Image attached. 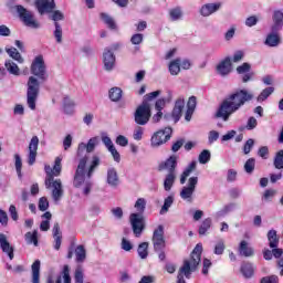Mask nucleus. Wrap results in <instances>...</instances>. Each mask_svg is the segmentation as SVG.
<instances>
[{
	"instance_id": "f257e3e1",
	"label": "nucleus",
	"mask_w": 283,
	"mask_h": 283,
	"mask_svg": "<svg viewBox=\"0 0 283 283\" xmlns=\"http://www.w3.org/2000/svg\"><path fill=\"white\" fill-rule=\"evenodd\" d=\"M249 101H253V93L245 88L237 90L222 101L216 113V117L227 122L232 114H235Z\"/></svg>"
},
{
	"instance_id": "f03ea898",
	"label": "nucleus",
	"mask_w": 283,
	"mask_h": 283,
	"mask_svg": "<svg viewBox=\"0 0 283 283\" xmlns=\"http://www.w3.org/2000/svg\"><path fill=\"white\" fill-rule=\"evenodd\" d=\"M101 165V158L94 155L91 161L88 169L87 167V155H85L82 159H80L77 169L75 171V176L73 179V186L76 188L84 187L83 193L84 196H88L90 191H92V175L94 174V169Z\"/></svg>"
},
{
	"instance_id": "7ed1b4c3",
	"label": "nucleus",
	"mask_w": 283,
	"mask_h": 283,
	"mask_svg": "<svg viewBox=\"0 0 283 283\" xmlns=\"http://www.w3.org/2000/svg\"><path fill=\"white\" fill-rule=\"evenodd\" d=\"M202 255V244L198 243L193 249L190 259L184 261V265L179 269L177 283H187L185 277L189 280L191 277V273L198 269V264H200V258Z\"/></svg>"
},
{
	"instance_id": "20e7f679",
	"label": "nucleus",
	"mask_w": 283,
	"mask_h": 283,
	"mask_svg": "<svg viewBox=\"0 0 283 283\" xmlns=\"http://www.w3.org/2000/svg\"><path fill=\"white\" fill-rule=\"evenodd\" d=\"M146 208L147 200H145V198H139L135 202L137 213H132L129 216L130 226L135 238H140V235H143V231H145V219L143 218V213H145Z\"/></svg>"
},
{
	"instance_id": "39448f33",
	"label": "nucleus",
	"mask_w": 283,
	"mask_h": 283,
	"mask_svg": "<svg viewBox=\"0 0 283 283\" xmlns=\"http://www.w3.org/2000/svg\"><path fill=\"white\" fill-rule=\"evenodd\" d=\"M44 171L46 174L45 187L46 189L53 188L52 198L54 202H59L63 198V184H61V179L54 180V169L50 165H45Z\"/></svg>"
},
{
	"instance_id": "423d86ee",
	"label": "nucleus",
	"mask_w": 283,
	"mask_h": 283,
	"mask_svg": "<svg viewBox=\"0 0 283 283\" xmlns=\"http://www.w3.org/2000/svg\"><path fill=\"white\" fill-rule=\"evenodd\" d=\"M41 84L34 76H30L27 90V104L31 109H36V99L39 98V90Z\"/></svg>"
},
{
	"instance_id": "0eeeda50",
	"label": "nucleus",
	"mask_w": 283,
	"mask_h": 283,
	"mask_svg": "<svg viewBox=\"0 0 283 283\" xmlns=\"http://www.w3.org/2000/svg\"><path fill=\"white\" fill-rule=\"evenodd\" d=\"M134 118L137 125H147L151 118V105L147 101H143L136 108Z\"/></svg>"
},
{
	"instance_id": "6e6552de",
	"label": "nucleus",
	"mask_w": 283,
	"mask_h": 283,
	"mask_svg": "<svg viewBox=\"0 0 283 283\" xmlns=\"http://www.w3.org/2000/svg\"><path fill=\"white\" fill-rule=\"evenodd\" d=\"M17 12L27 28H32L33 30H39V28H41V24L36 21L32 11L25 9L23 6H17Z\"/></svg>"
},
{
	"instance_id": "1a4fd4ad",
	"label": "nucleus",
	"mask_w": 283,
	"mask_h": 283,
	"mask_svg": "<svg viewBox=\"0 0 283 283\" xmlns=\"http://www.w3.org/2000/svg\"><path fill=\"white\" fill-rule=\"evenodd\" d=\"M172 132L171 127H166L165 129L156 132L150 138L151 147H160V145H165L167 140H170Z\"/></svg>"
},
{
	"instance_id": "9d476101",
	"label": "nucleus",
	"mask_w": 283,
	"mask_h": 283,
	"mask_svg": "<svg viewBox=\"0 0 283 283\" xmlns=\"http://www.w3.org/2000/svg\"><path fill=\"white\" fill-rule=\"evenodd\" d=\"M153 247L154 251L158 253V251H165V227L158 226L153 233Z\"/></svg>"
},
{
	"instance_id": "9b49d317",
	"label": "nucleus",
	"mask_w": 283,
	"mask_h": 283,
	"mask_svg": "<svg viewBox=\"0 0 283 283\" xmlns=\"http://www.w3.org/2000/svg\"><path fill=\"white\" fill-rule=\"evenodd\" d=\"M196 185H198V177H190L188 186L184 187L180 191V198L186 202H193V193L196 191Z\"/></svg>"
},
{
	"instance_id": "f8f14e48",
	"label": "nucleus",
	"mask_w": 283,
	"mask_h": 283,
	"mask_svg": "<svg viewBox=\"0 0 283 283\" xmlns=\"http://www.w3.org/2000/svg\"><path fill=\"white\" fill-rule=\"evenodd\" d=\"M31 74L45 81V61H43V55H38L31 64Z\"/></svg>"
},
{
	"instance_id": "ddd939ff",
	"label": "nucleus",
	"mask_w": 283,
	"mask_h": 283,
	"mask_svg": "<svg viewBox=\"0 0 283 283\" xmlns=\"http://www.w3.org/2000/svg\"><path fill=\"white\" fill-rule=\"evenodd\" d=\"M182 109H185V98L179 97L175 102V106L172 108L171 114H166L164 116V118L166 120H172L174 123H178V120H180V118H182Z\"/></svg>"
},
{
	"instance_id": "4468645a",
	"label": "nucleus",
	"mask_w": 283,
	"mask_h": 283,
	"mask_svg": "<svg viewBox=\"0 0 283 283\" xmlns=\"http://www.w3.org/2000/svg\"><path fill=\"white\" fill-rule=\"evenodd\" d=\"M269 247L272 249V255L275 258H282L283 250L277 248L280 244V239L277 238V231L270 230L268 232Z\"/></svg>"
},
{
	"instance_id": "2eb2a0df",
	"label": "nucleus",
	"mask_w": 283,
	"mask_h": 283,
	"mask_svg": "<svg viewBox=\"0 0 283 283\" xmlns=\"http://www.w3.org/2000/svg\"><path fill=\"white\" fill-rule=\"evenodd\" d=\"M178 167V157L172 155L165 161H161L158 166L159 171H168V174H176Z\"/></svg>"
},
{
	"instance_id": "dca6fc26",
	"label": "nucleus",
	"mask_w": 283,
	"mask_h": 283,
	"mask_svg": "<svg viewBox=\"0 0 283 283\" xmlns=\"http://www.w3.org/2000/svg\"><path fill=\"white\" fill-rule=\"evenodd\" d=\"M96 145H98V137H92L87 144L80 143L77 147V156H83L85 151H87V154H92V151L96 149Z\"/></svg>"
},
{
	"instance_id": "f3484780",
	"label": "nucleus",
	"mask_w": 283,
	"mask_h": 283,
	"mask_svg": "<svg viewBox=\"0 0 283 283\" xmlns=\"http://www.w3.org/2000/svg\"><path fill=\"white\" fill-rule=\"evenodd\" d=\"M39 150V137L33 136L29 144L28 164L34 165L36 163V151Z\"/></svg>"
},
{
	"instance_id": "a211bd4d",
	"label": "nucleus",
	"mask_w": 283,
	"mask_h": 283,
	"mask_svg": "<svg viewBox=\"0 0 283 283\" xmlns=\"http://www.w3.org/2000/svg\"><path fill=\"white\" fill-rule=\"evenodd\" d=\"M35 6L41 14H49V12H52L56 8L54 0H36Z\"/></svg>"
},
{
	"instance_id": "6ab92c4d",
	"label": "nucleus",
	"mask_w": 283,
	"mask_h": 283,
	"mask_svg": "<svg viewBox=\"0 0 283 283\" xmlns=\"http://www.w3.org/2000/svg\"><path fill=\"white\" fill-rule=\"evenodd\" d=\"M48 283H72V277L70 276V265H64L62 275L56 276V279L50 276Z\"/></svg>"
},
{
	"instance_id": "aec40b11",
	"label": "nucleus",
	"mask_w": 283,
	"mask_h": 283,
	"mask_svg": "<svg viewBox=\"0 0 283 283\" xmlns=\"http://www.w3.org/2000/svg\"><path fill=\"white\" fill-rule=\"evenodd\" d=\"M0 248L3 253H7L9 260H14V247L10 245L6 234H0Z\"/></svg>"
},
{
	"instance_id": "412c9836",
	"label": "nucleus",
	"mask_w": 283,
	"mask_h": 283,
	"mask_svg": "<svg viewBox=\"0 0 283 283\" xmlns=\"http://www.w3.org/2000/svg\"><path fill=\"white\" fill-rule=\"evenodd\" d=\"M114 65H116V56L114 52L109 51V49H105L104 51V67L107 72H112L114 70Z\"/></svg>"
},
{
	"instance_id": "4be33fe9",
	"label": "nucleus",
	"mask_w": 283,
	"mask_h": 283,
	"mask_svg": "<svg viewBox=\"0 0 283 283\" xmlns=\"http://www.w3.org/2000/svg\"><path fill=\"white\" fill-rule=\"evenodd\" d=\"M222 8V3L216 2V3H207L203 4L200 9L201 17H211L214 12H218Z\"/></svg>"
},
{
	"instance_id": "5701e85b",
	"label": "nucleus",
	"mask_w": 283,
	"mask_h": 283,
	"mask_svg": "<svg viewBox=\"0 0 283 283\" xmlns=\"http://www.w3.org/2000/svg\"><path fill=\"white\" fill-rule=\"evenodd\" d=\"M272 21H273V24H272L271 31L280 32V30H282L283 28V12L280 10L274 11Z\"/></svg>"
},
{
	"instance_id": "b1692460",
	"label": "nucleus",
	"mask_w": 283,
	"mask_h": 283,
	"mask_svg": "<svg viewBox=\"0 0 283 283\" xmlns=\"http://www.w3.org/2000/svg\"><path fill=\"white\" fill-rule=\"evenodd\" d=\"M239 255L242 258H251L255 253V251L251 248L249 242L245 240L241 241L238 249Z\"/></svg>"
},
{
	"instance_id": "393cba45",
	"label": "nucleus",
	"mask_w": 283,
	"mask_h": 283,
	"mask_svg": "<svg viewBox=\"0 0 283 283\" xmlns=\"http://www.w3.org/2000/svg\"><path fill=\"white\" fill-rule=\"evenodd\" d=\"M217 72L221 76H227V74L231 73V57H226L221 61L217 66Z\"/></svg>"
},
{
	"instance_id": "a878e982",
	"label": "nucleus",
	"mask_w": 283,
	"mask_h": 283,
	"mask_svg": "<svg viewBox=\"0 0 283 283\" xmlns=\"http://www.w3.org/2000/svg\"><path fill=\"white\" fill-rule=\"evenodd\" d=\"M280 43H281L280 33L271 30V33L268 34L265 39V45H268L269 48H277Z\"/></svg>"
},
{
	"instance_id": "bb28decb",
	"label": "nucleus",
	"mask_w": 283,
	"mask_h": 283,
	"mask_svg": "<svg viewBox=\"0 0 283 283\" xmlns=\"http://www.w3.org/2000/svg\"><path fill=\"white\" fill-rule=\"evenodd\" d=\"M53 238H54V249L55 251H59L63 242V235L61 234V228L59 227V223H55L53 227Z\"/></svg>"
},
{
	"instance_id": "cd10ccee",
	"label": "nucleus",
	"mask_w": 283,
	"mask_h": 283,
	"mask_svg": "<svg viewBox=\"0 0 283 283\" xmlns=\"http://www.w3.org/2000/svg\"><path fill=\"white\" fill-rule=\"evenodd\" d=\"M32 270V283H40L41 279V261L35 260L31 265Z\"/></svg>"
},
{
	"instance_id": "c85d7f7f",
	"label": "nucleus",
	"mask_w": 283,
	"mask_h": 283,
	"mask_svg": "<svg viewBox=\"0 0 283 283\" xmlns=\"http://www.w3.org/2000/svg\"><path fill=\"white\" fill-rule=\"evenodd\" d=\"M4 67L9 72V74H12L13 76H20L21 70L19 69V65L14 63L12 60H7L4 62Z\"/></svg>"
},
{
	"instance_id": "c756f323",
	"label": "nucleus",
	"mask_w": 283,
	"mask_h": 283,
	"mask_svg": "<svg viewBox=\"0 0 283 283\" xmlns=\"http://www.w3.org/2000/svg\"><path fill=\"white\" fill-rule=\"evenodd\" d=\"M118 172H116V169L109 168L107 170V184L111 185V187H118Z\"/></svg>"
},
{
	"instance_id": "7c9ffc66",
	"label": "nucleus",
	"mask_w": 283,
	"mask_h": 283,
	"mask_svg": "<svg viewBox=\"0 0 283 283\" xmlns=\"http://www.w3.org/2000/svg\"><path fill=\"white\" fill-rule=\"evenodd\" d=\"M108 97L111 98V101L113 103H118V101H120V98H123V90L120 87H112L108 91Z\"/></svg>"
},
{
	"instance_id": "2f4dec72",
	"label": "nucleus",
	"mask_w": 283,
	"mask_h": 283,
	"mask_svg": "<svg viewBox=\"0 0 283 283\" xmlns=\"http://www.w3.org/2000/svg\"><path fill=\"white\" fill-rule=\"evenodd\" d=\"M24 240L27 244H34V247H39V232L36 230L33 232H27L24 234Z\"/></svg>"
},
{
	"instance_id": "473e14b6",
	"label": "nucleus",
	"mask_w": 283,
	"mask_h": 283,
	"mask_svg": "<svg viewBox=\"0 0 283 283\" xmlns=\"http://www.w3.org/2000/svg\"><path fill=\"white\" fill-rule=\"evenodd\" d=\"M176 182V174L170 172L167 174L164 180V189L165 191H171L174 184Z\"/></svg>"
},
{
	"instance_id": "72a5a7b5",
	"label": "nucleus",
	"mask_w": 283,
	"mask_h": 283,
	"mask_svg": "<svg viewBox=\"0 0 283 283\" xmlns=\"http://www.w3.org/2000/svg\"><path fill=\"white\" fill-rule=\"evenodd\" d=\"M137 253L142 260H147V256L149 255V243H140L137 248Z\"/></svg>"
},
{
	"instance_id": "f704fd0d",
	"label": "nucleus",
	"mask_w": 283,
	"mask_h": 283,
	"mask_svg": "<svg viewBox=\"0 0 283 283\" xmlns=\"http://www.w3.org/2000/svg\"><path fill=\"white\" fill-rule=\"evenodd\" d=\"M273 92H275V88L273 86H269L263 90L256 97L258 103H264V101H266V98H269V96H271Z\"/></svg>"
},
{
	"instance_id": "c9c22d12",
	"label": "nucleus",
	"mask_w": 283,
	"mask_h": 283,
	"mask_svg": "<svg viewBox=\"0 0 283 283\" xmlns=\"http://www.w3.org/2000/svg\"><path fill=\"white\" fill-rule=\"evenodd\" d=\"M241 273L247 279L253 277V273H254L253 264H251V263H243L241 265Z\"/></svg>"
},
{
	"instance_id": "e433bc0d",
	"label": "nucleus",
	"mask_w": 283,
	"mask_h": 283,
	"mask_svg": "<svg viewBox=\"0 0 283 283\" xmlns=\"http://www.w3.org/2000/svg\"><path fill=\"white\" fill-rule=\"evenodd\" d=\"M7 54L18 63H23V56H21V53L15 48L6 49Z\"/></svg>"
},
{
	"instance_id": "4c0bfd02",
	"label": "nucleus",
	"mask_w": 283,
	"mask_h": 283,
	"mask_svg": "<svg viewBox=\"0 0 283 283\" xmlns=\"http://www.w3.org/2000/svg\"><path fill=\"white\" fill-rule=\"evenodd\" d=\"M101 19L111 30H116V22L114 18L109 17L107 13H101Z\"/></svg>"
},
{
	"instance_id": "58836bf2",
	"label": "nucleus",
	"mask_w": 283,
	"mask_h": 283,
	"mask_svg": "<svg viewBox=\"0 0 283 283\" xmlns=\"http://www.w3.org/2000/svg\"><path fill=\"white\" fill-rule=\"evenodd\" d=\"M169 72L172 76H177V74H180V60H174L169 64Z\"/></svg>"
},
{
	"instance_id": "ea45409f",
	"label": "nucleus",
	"mask_w": 283,
	"mask_h": 283,
	"mask_svg": "<svg viewBox=\"0 0 283 283\" xmlns=\"http://www.w3.org/2000/svg\"><path fill=\"white\" fill-rule=\"evenodd\" d=\"M211 218H207L202 221L201 226L199 227V235H205L207 231L211 229Z\"/></svg>"
},
{
	"instance_id": "a19ab883",
	"label": "nucleus",
	"mask_w": 283,
	"mask_h": 283,
	"mask_svg": "<svg viewBox=\"0 0 283 283\" xmlns=\"http://www.w3.org/2000/svg\"><path fill=\"white\" fill-rule=\"evenodd\" d=\"M76 262H85L86 252L83 245H77L75 249Z\"/></svg>"
},
{
	"instance_id": "79ce46f5",
	"label": "nucleus",
	"mask_w": 283,
	"mask_h": 283,
	"mask_svg": "<svg viewBox=\"0 0 283 283\" xmlns=\"http://www.w3.org/2000/svg\"><path fill=\"white\" fill-rule=\"evenodd\" d=\"M174 205V197L172 196H168L165 201H164V206L160 209V216H165V213H167V211H169V208Z\"/></svg>"
},
{
	"instance_id": "37998d69",
	"label": "nucleus",
	"mask_w": 283,
	"mask_h": 283,
	"mask_svg": "<svg viewBox=\"0 0 283 283\" xmlns=\"http://www.w3.org/2000/svg\"><path fill=\"white\" fill-rule=\"evenodd\" d=\"M167 103H171V96H168L167 98L157 99V102L155 103V108L157 109V112H163Z\"/></svg>"
},
{
	"instance_id": "c03bdc74",
	"label": "nucleus",
	"mask_w": 283,
	"mask_h": 283,
	"mask_svg": "<svg viewBox=\"0 0 283 283\" xmlns=\"http://www.w3.org/2000/svg\"><path fill=\"white\" fill-rule=\"evenodd\" d=\"M63 105L66 114H72V112H74L73 109L75 104L70 97H64Z\"/></svg>"
},
{
	"instance_id": "a18cd8bd",
	"label": "nucleus",
	"mask_w": 283,
	"mask_h": 283,
	"mask_svg": "<svg viewBox=\"0 0 283 283\" xmlns=\"http://www.w3.org/2000/svg\"><path fill=\"white\" fill-rule=\"evenodd\" d=\"M211 160V153L209 150H202L199 155L200 165H207Z\"/></svg>"
},
{
	"instance_id": "49530a36",
	"label": "nucleus",
	"mask_w": 283,
	"mask_h": 283,
	"mask_svg": "<svg viewBox=\"0 0 283 283\" xmlns=\"http://www.w3.org/2000/svg\"><path fill=\"white\" fill-rule=\"evenodd\" d=\"M54 25H55L54 38L56 39V43H62L63 29L61 28V24H59V22H55Z\"/></svg>"
},
{
	"instance_id": "de8ad7c7",
	"label": "nucleus",
	"mask_w": 283,
	"mask_h": 283,
	"mask_svg": "<svg viewBox=\"0 0 283 283\" xmlns=\"http://www.w3.org/2000/svg\"><path fill=\"white\" fill-rule=\"evenodd\" d=\"M275 169H283V150H279L274 158Z\"/></svg>"
},
{
	"instance_id": "09e8293b",
	"label": "nucleus",
	"mask_w": 283,
	"mask_h": 283,
	"mask_svg": "<svg viewBox=\"0 0 283 283\" xmlns=\"http://www.w3.org/2000/svg\"><path fill=\"white\" fill-rule=\"evenodd\" d=\"M224 240L220 239L214 245V255H222V253H224Z\"/></svg>"
},
{
	"instance_id": "8fccbe9b",
	"label": "nucleus",
	"mask_w": 283,
	"mask_h": 283,
	"mask_svg": "<svg viewBox=\"0 0 283 283\" xmlns=\"http://www.w3.org/2000/svg\"><path fill=\"white\" fill-rule=\"evenodd\" d=\"M169 14H170L171 21H178V19H181L182 17V9H180V7L171 9Z\"/></svg>"
},
{
	"instance_id": "3c124183",
	"label": "nucleus",
	"mask_w": 283,
	"mask_h": 283,
	"mask_svg": "<svg viewBox=\"0 0 283 283\" xmlns=\"http://www.w3.org/2000/svg\"><path fill=\"white\" fill-rule=\"evenodd\" d=\"M244 169L247 174H253L255 169V158H250L245 161Z\"/></svg>"
},
{
	"instance_id": "603ef678",
	"label": "nucleus",
	"mask_w": 283,
	"mask_h": 283,
	"mask_svg": "<svg viewBox=\"0 0 283 283\" xmlns=\"http://www.w3.org/2000/svg\"><path fill=\"white\" fill-rule=\"evenodd\" d=\"M38 207L40 211H48L50 209V201H48L46 197H41Z\"/></svg>"
},
{
	"instance_id": "864d4df0",
	"label": "nucleus",
	"mask_w": 283,
	"mask_h": 283,
	"mask_svg": "<svg viewBox=\"0 0 283 283\" xmlns=\"http://www.w3.org/2000/svg\"><path fill=\"white\" fill-rule=\"evenodd\" d=\"M83 277H84V274H83V266L78 265V266L75 269V274H74L75 283H83Z\"/></svg>"
},
{
	"instance_id": "5fc2aeb1",
	"label": "nucleus",
	"mask_w": 283,
	"mask_h": 283,
	"mask_svg": "<svg viewBox=\"0 0 283 283\" xmlns=\"http://www.w3.org/2000/svg\"><path fill=\"white\" fill-rule=\"evenodd\" d=\"M143 134H145V128L137 126L133 132L134 140H143Z\"/></svg>"
},
{
	"instance_id": "6e6d98bb",
	"label": "nucleus",
	"mask_w": 283,
	"mask_h": 283,
	"mask_svg": "<svg viewBox=\"0 0 283 283\" xmlns=\"http://www.w3.org/2000/svg\"><path fill=\"white\" fill-rule=\"evenodd\" d=\"M255 127H258V119L253 116L249 117L245 125V129H248V132H251L255 129Z\"/></svg>"
},
{
	"instance_id": "4d7b16f0",
	"label": "nucleus",
	"mask_w": 283,
	"mask_h": 283,
	"mask_svg": "<svg viewBox=\"0 0 283 283\" xmlns=\"http://www.w3.org/2000/svg\"><path fill=\"white\" fill-rule=\"evenodd\" d=\"M143 39H144L143 33H135V34L130 38V43H132L133 45H140V43H143Z\"/></svg>"
},
{
	"instance_id": "13d9d810",
	"label": "nucleus",
	"mask_w": 283,
	"mask_h": 283,
	"mask_svg": "<svg viewBox=\"0 0 283 283\" xmlns=\"http://www.w3.org/2000/svg\"><path fill=\"white\" fill-rule=\"evenodd\" d=\"M120 247L123 249V251L129 252L132 251V249H134V244L129 242V240H127L126 238L122 239V243Z\"/></svg>"
},
{
	"instance_id": "bf43d9fd",
	"label": "nucleus",
	"mask_w": 283,
	"mask_h": 283,
	"mask_svg": "<svg viewBox=\"0 0 283 283\" xmlns=\"http://www.w3.org/2000/svg\"><path fill=\"white\" fill-rule=\"evenodd\" d=\"M218 138H220V133H218L216 130L209 132V135H208L209 145H213V143H216V140H218Z\"/></svg>"
},
{
	"instance_id": "052dcab7",
	"label": "nucleus",
	"mask_w": 283,
	"mask_h": 283,
	"mask_svg": "<svg viewBox=\"0 0 283 283\" xmlns=\"http://www.w3.org/2000/svg\"><path fill=\"white\" fill-rule=\"evenodd\" d=\"M253 145H255V142L253 139H248L243 146V154L245 155L251 154V149H253Z\"/></svg>"
},
{
	"instance_id": "680f3d73",
	"label": "nucleus",
	"mask_w": 283,
	"mask_h": 283,
	"mask_svg": "<svg viewBox=\"0 0 283 283\" xmlns=\"http://www.w3.org/2000/svg\"><path fill=\"white\" fill-rule=\"evenodd\" d=\"M116 145H119V147H127V145H129V140L127 139V137L118 135L116 137Z\"/></svg>"
},
{
	"instance_id": "e2e57ef3",
	"label": "nucleus",
	"mask_w": 283,
	"mask_h": 283,
	"mask_svg": "<svg viewBox=\"0 0 283 283\" xmlns=\"http://www.w3.org/2000/svg\"><path fill=\"white\" fill-rule=\"evenodd\" d=\"M15 158V171L18 176H21V169L23 167V163L21 161V156L19 154L14 155Z\"/></svg>"
},
{
	"instance_id": "0e129e2a",
	"label": "nucleus",
	"mask_w": 283,
	"mask_h": 283,
	"mask_svg": "<svg viewBox=\"0 0 283 283\" xmlns=\"http://www.w3.org/2000/svg\"><path fill=\"white\" fill-rule=\"evenodd\" d=\"M61 157H56L55 159V164H54V167H53V175L54 176H60L61 175Z\"/></svg>"
},
{
	"instance_id": "69168bd1",
	"label": "nucleus",
	"mask_w": 283,
	"mask_h": 283,
	"mask_svg": "<svg viewBox=\"0 0 283 283\" xmlns=\"http://www.w3.org/2000/svg\"><path fill=\"white\" fill-rule=\"evenodd\" d=\"M9 213L11 216V219L17 222L19 220V212L17 211V207L14 205H11L9 207Z\"/></svg>"
},
{
	"instance_id": "338daca9",
	"label": "nucleus",
	"mask_w": 283,
	"mask_h": 283,
	"mask_svg": "<svg viewBox=\"0 0 283 283\" xmlns=\"http://www.w3.org/2000/svg\"><path fill=\"white\" fill-rule=\"evenodd\" d=\"M102 143L105 145L107 149H111L114 147V143L112 142V138L107 135H102Z\"/></svg>"
},
{
	"instance_id": "774afa93",
	"label": "nucleus",
	"mask_w": 283,
	"mask_h": 283,
	"mask_svg": "<svg viewBox=\"0 0 283 283\" xmlns=\"http://www.w3.org/2000/svg\"><path fill=\"white\" fill-rule=\"evenodd\" d=\"M72 140H73L72 135H66L65 136V138L63 140L64 151H67V149H70V147H72Z\"/></svg>"
}]
</instances>
